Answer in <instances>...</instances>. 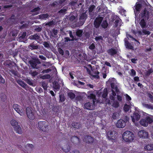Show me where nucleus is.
I'll use <instances>...</instances> for the list:
<instances>
[{"label":"nucleus","mask_w":153,"mask_h":153,"mask_svg":"<svg viewBox=\"0 0 153 153\" xmlns=\"http://www.w3.org/2000/svg\"><path fill=\"white\" fill-rule=\"evenodd\" d=\"M67 11V10L65 7L63 8L62 9L60 10L58 12L60 14H65L66 12Z\"/></svg>","instance_id":"43"},{"label":"nucleus","mask_w":153,"mask_h":153,"mask_svg":"<svg viewBox=\"0 0 153 153\" xmlns=\"http://www.w3.org/2000/svg\"><path fill=\"white\" fill-rule=\"evenodd\" d=\"M116 20L115 22L114 25L115 27H117L119 25V23H120L121 21L120 19L117 16H116Z\"/></svg>","instance_id":"28"},{"label":"nucleus","mask_w":153,"mask_h":153,"mask_svg":"<svg viewBox=\"0 0 153 153\" xmlns=\"http://www.w3.org/2000/svg\"><path fill=\"white\" fill-rule=\"evenodd\" d=\"M107 52L111 56H114L117 53V51L115 49L111 48L107 51Z\"/></svg>","instance_id":"15"},{"label":"nucleus","mask_w":153,"mask_h":153,"mask_svg":"<svg viewBox=\"0 0 153 153\" xmlns=\"http://www.w3.org/2000/svg\"><path fill=\"white\" fill-rule=\"evenodd\" d=\"M29 63H30L31 66L34 68H37V67H36L37 65L36 62L33 61H29Z\"/></svg>","instance_id":"27"},{"label":"nucleus","mask_w":153,"mask_h":153,"mask_svg":"<svg viewBox=\"0 0 153 153\" xmlns=\"http://www.w3.org/2000/svg\"><path fill=\"white\" fill-rule=\"evenodd\" d=\"M104 17V16L103 15H101V16L100 15L96 19L94 22L95 27L96 28L99 27Z\"/></svg>","instance_id":"9"},{"label":"nucleus","mask_w":153,"mask_h":153,"mask_svg":"<svg viewBox=\"0 0 153 153\" xmlns=\"http://www.w3.org/2000/svg\"><path fill=\"white\" fill-rule=\"evenodd\" d=\"M138 135L140 137L143 138H148L149 136L148 132L143 130L139 131L138 132Z\"/></svg>","instance_id":"10"},{"label":"nucleus","mask_w":153,"mask_h":153,"mask_svg":"<svg viewBox=\"0 0 153 153\" xmlns=\"http://www.w3.org/2000/svg\"><path fill=\"white\" fill-rule=\"evenodd\" d=\"M36 111L30 107L26 108V114L28 118L30 120H33L35 117V114Z\"/></svg>","instance_id":"6"},{"label":"nucleus","mask_w":153,"mask_h":153,"mask_svg":"<svg viewBox=\"0 0 153 153\" xmlns=\"http://www.w3.org/2000/svg\"><path fill=\"white\" fill-rule=\"evenodd\" d=\"M0 82H1L2 83H4L5 82V81L4 79L1 75L0 74Z\"/></svg>","instance_id":"59"},{"label":"nucleus","mask_w":153,"mask_h":153,"mask_svg":"<svg viewBox=\"0 0 153 153\" xmlns=\"http://www.w3.org/2000/svg\"><path fill=\"white\" fill-rule=\"evenodd\" d=\"M51 71V69H50V68H48L47 69L44 70H43L42 71V72L43 73H49V72Z\"/></svg>","instance_id":"55"},{"label":"nucleus","mask_w":153,"mask_h":153,"mask_svg":"<svg viewBox=\"0 0 153 153\" xmlns=\"http://www.w3.org/2000/svg\"><path fill=\"white\" fill-rule=\"evenodd\" d=\"M51 77V76L50 74H46L40 77V78L42 79H49Z\"/></svg>","instance_id":"38"},{"label":"nucleus","mask_w":153,"mask_h":153,"mask_svg":"<svg viewBox=\"0 0 153 153\" xmlns=\"http://www.w3.org/2000/svg\"><path fill=\"white\" fill-rule=\"evenodd\" d=\"M24 147L25 148L24 149L23 148H22V149H24V150H25V151H26V150L25 149H27V150H31L33 149V145L32 144H27L25 146H24Z\"/></svg>","instance_id":"25"},{"label":"nucleus","mask_w":153,"mask_h":153,"mask_svg":"<svg viewBox=\"0 0 153 153\" xmlns=\"http://www.w3.org/2000/svg\"><path fill=\"white\" fill-rule=\"evenodd\" d=\"M127 39H125V45L126 48H128V49L133 50L134 48V47L131 45V43H129L126 40Z\"/></svg>","instance_id":"16"},{"label":"nucleus","mask_w":153,"mask_h":153,"mask_svg":"<svg viewBox=\"0 0 153 153\" xmlns=\"http://www.w3.org/2000/svg\"><path fill=\"white\" fill-rule=\"evenodd\" d=\"M119 12L122 15H125L126 11V10L122 7L120 8Z\"/></svg>","instance_id":"49"},{"label":"nucleus","mask_w":153,"mask_h":153,"mask_svg":"<svg viewBox=\"0 0 153 153\" xmlns=\"http://www.w3.org/2000/svg\"><path fill=\"white\" fill-rule=\"evenodd\" d=\"M94 140L92 137L89 136H86L83 140V141L84 142L88 143H92Z\"/></svg>","instance_id":"14"},{"label":"nucleus","mask_w":153,"mask_h":153,"mask_svg":"<svg viewBox=\"0 0 153 153\" xmlns=\"http://www.w3.org/2000/svg\"><path fill=\"white\" fill-rule=\"evenodd\" d=\"M130 109V106L126 104L125 105L123 109L124 111L127 112Z\"/></svg>","instance_id":"39"},{"label":"nucleus","mask_w":153,"mask_h":153,"mask_svg":"<svg viewBox=\"0 0 153 153\" xmlns=\"http://www.w3.org/2000/svg\"><path fill=\"white\" fill-rule=\"evenodd\" d=\"M82 30H78L76 32V35L79 37H80L82 36Z\"/></svg>","instance_id":"34"},{"label":"nucleus","mask_w":153,"mask_h":153,"mask_svg":"<svg viewBox=\"0 0 153 153\" xmlns=\"http://www.w3.org/2000/svg\"><path fill=\"white\" fill-rule=\"evenodd\" d=\"M84 108L88 110H92L93 109L94 107L91 105L90 102H88L85 104Z\"/></svg>","instance_id":"18"},{"label":"nucleus","mask_w":153,"mask_h":153,"mask_svg":"<svg viewBox=\"0 0 153 153\" xmlns=\"http://www.w3.org/2000/svg\"><path fill=\"white\" fill-rule=\"evenodd\" d=\"M129 118L126 117V121L120 119L118 120L116 124V126L119 128H123L125 127L126 124L128 122Z\"/></svg>","instance_id":"7"},{"label":"nucleus","mask_w":153,"mask_h":153,"mask_svg":"<svg viewBox=\"0 0 153 153\" xmlns=\"http://www.w3.org/2000/svg\"><path fill=\"white\" fill-rule=\"evenodd\" d=\"M101 25L102 27L104 28H105L107 27L108 25L106 22L105 21L104 22H103L102 24Z\"/></svg>","instance_id":"48"},{"label":"nucleus","mask_w":153,"mask_h":153,"mask_svg":"<svg viewBox=\"0 0 153 153\" xmlns=\"http://www.w3.org/2000/svg\"><path fill=\"white\" fill-rule=\"evenodd\" d=\"M68 95L71 99L74 98L75 97V94L71 92H68Z\"/></svg>","instance_id":"37"},{"label":"nucleus","mask_w":153,"mask_h":153,"mask_svg":"<svg viewBox=\"0 0 153 153\" xmlns=\"http://www.w3.org/2000/svg\"><path fill=\"white\" fill-rule=\"evenodd\" d=\"M103 39V37L101 36H96L95 38V40L98 42H101Z\"/></svg>","instance_id":"35"},{"label":"nucleus","mask_w":153,"mask_h":153,"mask_svg":"<svg viewBox=\"0 0 153 153\" xmlns=\"http://www.w3.org/2000/svg\"><path fill=\"white\" fill-rule=\"evenodd\" d=\"M42 87L45 90H46L47 88V84L45 82H43L42 83Z\"/></svg>","instance_id":"45"},{"label":"nucleus","mask_w":153,"mask_h":153,"mask_svg":"<svg viewBox=\"0 0 153 153\" xmlns=\"http://www.w3.org/2000/svg\"><path fill=\"white\" fill-rule=\"evenodd\" d=\"M98 96L102 97L104 99V102H105L106 104H110V101L106 99V97L108 95V91L107 88L104 89L103 92H101L99 91L97 92Z\"/></svg>","instance_id":"4"},{"label":"nucleus","mask_w":153,"mask_h":153,"mask_svg":"<svg viewBox=\"0 0 153 153\" xmlns=\"http://www.w3.org/2000/svg\"><path fill=\"white\" fill-rule=\"evenodd\" d=\"M38 126L39 128L42 131H46L48 129V125L45 122H39L38 123Z\"/></svg>","instance_id":"8"},{"label":"nucleus","mask_w":153,"mask_h":153,"mask_svg":"<svg viewBox=\"0 0 153 153\" xmlns=\"http://www.w3.org/2000/svg\"><path fill=\"white\" fill-rule=\"evenodd\" d=\"M95 7L93 5L91 6L89 9V11L90 13H91L93 11Z\"/></svg>","instance_id":"58"},{"label":"nucleus","mask_w":153,"mask_h":153,"mask_svg":"<svg viewBox=\"0 0 153 153\" xmlns=\"http://www.w3.org/2000/svg\"><path fill=\"white\" fill-rule=\"evenodd\" d=\"M87 18V15L85 12L81 15L79 19L80 22L79 25L81 26L83 24Z\"/></svg>","instance_id":"12"},{"label":"nucleus","mask_w":153,"mask_h":153,"mask_svg":"<svg viewBox=\"0 0 153 153\" xmlns=\"http://www.w3.org/2000/svg\"><path fill=\"white\" fill-rule=\"evenodd\" d=\"M141 7V4L137 2L136 3L134 8L135 16V22L136 21L138 22L139 21L141 20L139 23L140 24L142 28H144L146 26V21L149 19L150 13L146 10H144L141 11L139 17H138V14L139 13Z\"/></svg>","instance_id":"1"},{"label":"nucleus","mask_w":153,"mask_h":153,"mask_svg":"<svg viewBox=\"0 0 153 153\" xmlns=\"http://www.w3.org/2000/svg\"><path fill=\"white\" fill-rule=\"evenodd\" d=\"M117 99L118 101L121 102L122 100V98L121 96L117 95Z\"/></svg>","instance_id":"63"},{"label":"nucleus","mask_w":153,"mask_h":153,"mask_svg":"<svg viewBox=\"0 0 153 153\" xmlns=\"http://www.w3.org/2000/svg\"><path fill=\"white\" fill-rule=\"evenodd\" d=\"M107 138H108V139H114V138H115V137H114L113 134V132L112 131H109L107 134Z\"/></svg>","instance_id":"22"},{"label":"nucleus","mask_w":153,"mask_h":153,"mask_svg":"<svg viewBox=\"0 0 153 153\" xmlns=\"http://www.w3.org/2000/svg\"><path fill=\"white\" fill-rule=\"evenodd\" d=\"M112 106L115 108H117L119 106V103L117 101L113 102Z\"/></svg>","instance_id":"40"},{"label":"nucleus","mask_w":153,"mask_h":153,"mask_svg":"<svg viewBox=\"0 0 153 153\" xmlns=\"http://www.w3.org/2000/svg\"><path fill=\"white\" fill-rule=\"evenodd\" d=\"M18 83L21 86H22L23 87H25L26 86V85L25 83H24V82L21 81H18Z\"/></svg>","instance_id":"46"},{"label":"nucleus","mask_w":153,"mask_h":153,"mask_svg":"<svg viewBox=\"0 0 153 153\" xmlns=\"http://www.w3.org/2000/svg\"><path fill=\"white\" fill-rule=\"evenodd\" d=\"M13 107L14 110L20 115L22 116L24 115V110L22 109L21 110L20 109L19 105L15 104L13 105Z\"/></svg>","instance_id":"11"},{"label":"nucleus","mask_w":153,"mask_h":153,"mask_svg":"<svg viewBox=\"0 0 153 153\" xmlns=\"http://www.w3.org/2000/svg\"><path fill=\"white\" fill-rule=\"evenodd\" d=\"M145 150H146L151 151L153 150V144H149L145 146L144 147Z\"/></svg>","instance_id":"24"},{"label":"nucleus","mask_w":153,"mask_h":153,"mask_svg":"<svg viewBox=\"0 0 153 153\" xmlns=\"http://www.w3.org/2000/svg\"><path fill=\"white\" fill-rule=\"evenodd\" d=\"M107 83L110 84L111 88L112 93L110 95V99L113 101H114L116 95L115 92L117 93L119 91L118 88L119 84L116 79L114 78H109Z\"/></svg>","instance_id":"2"},{"label":"nucleus","mask_w":153,"mask_h":153,"mask_svg":"<svg viewBox=\"0 0 153 153\" xmlns=\"http://www.w3.org/2000/svg\"><path fill=\"white\" fill-rule=\"evenodd\" d=\"M69 34L70 37L71 38V40H77V38H76V37H75V36H73L72 34V33L71 31H69Z\"/></svg>","instance_id":"36"},{"label":"nucleus","mask_w":153,"mask_h":153,"mask_svg":"<svg viewBox=\"0 0 153 153\" xmlns=\"http://www.w3.org/2000/svg\"><path fill=\"white\" fill-rule=\"evenodd\" d=\"M29 73L33 76H35L38 74V73L36 71L32 72L31 71Z\"/></svg>","instance_id":"50"},{"label":"nucleus","mask_w":153,"mask_h":153,"mask_svg":"<svg viewBox=\"0 0 153 153\" xmlns=\"http://www.w3.org/2000/svg\"><path fill=\"white\" fill-rule=\"evenodd\" d=\"M39 17L40 19L46 20L49 17V16L48 14H42L39 16Z\"/></svg>","instance_id":"26"},{"label":"nucleus","mask_w":153,"mask_h":153,"mask_svg":"<svg viewBox=\"0 0 153 153\" xmlns=\"http://www.w3.org/2000/svg\"><path fill=\"white\" fill-rule=\"evenodd\" d=\"M125 96H126V99L127 100L129 101L131 100V97L127 94H126Z\"/></svg>","instance_id":"57"},{"label":"nucleus","mask_w":153,"mask_h":153,"mask_svg":"<svg viewBox=\"0 0 153 153\" xmlns=\"http://www.w3.org/2000/svg\"><path fill=\"white\" fill-rule=\"evenodd\" d=\"M26 82L30 85H32L33 84L32 81L30 79H27L26 80Z\"/></svg>","instance_id":"52"},{"label":"nucleus","mask_w":153,"mask_h":153,"mask_svg":"<svg viewBox=\"0 0 153 153\" xmlns=\"http://www.w3.org/2000/svg\"><path fill=\"white\" fill-rule=\"evenodd\" d=\"M58 52L59 54L63 56L64 54V52L63 50L61 48H58Z\"/></svg>","instance_id":"56"},{"label":"nucleus","mask_w":153,"mask_h":153,"mask_svg":"<svg viewBox=\"0 0 153 153\" xmlns=\"http://www.w3.org/2000/svg\"><path fill=\"white\" fill-rule=\"evenodd\" d=\"M53 87L55 90L58 91L60 87L58 83L55 82L53 83Z\"/></svg>","instance_id":"32"},{"label":"nucleus","mask_w":153,"mask_h":153,"mask_svg":"<svg viewBox=\"0 0 153 153\" xmlns=\"http://www.w3.org/2000/svg\"><path fill=\"white\" fill-rule=\"evenodd\" d=\"M29 47L31 49H37L38 48V47L37 46L35 45L33 43L31 44Z\"/></svg>","instance_id":"41"},{"label":"nucleus","mask_w":153,"mask_h":153,"mask_svg":"<svg viewBox=\"0 0 153 153\" xmlns=\"http://www.w3.org/2000/svg\"><path fill=\"white\" fill-rule=\"evenodd\" d=\"M0 97L1 100L4 102L7 100V97L4 94L2 93L0 95Z\"/></svg>","instance_id":"30"},{"label":"nucleus","mask_w":153,"mask_h":153,"mask_svg":"<svg viewBox=\"0 0 153 153\" xmlns=\"http://www.w3.org/2000/svg\"><path fill=\"white\" fill-rule=\"evenodd\" d=\"M122 137L123 140L125 141L130 142L134 140V135L132 132L127 131L123 134Z\"/></svg>","instance_id":"3"},{"label":"nucleus","mask_w":153,"mask_h":153,"mask_svg":"<svg viewBox=\"0 0 153 153\" xmlns=\"http://www.w3.org/2000/svg\"><path fill=\"white\" fill-rule=\"evenodd\" d=\"M95 47V45L94 43H92L91 45L89 47V48L90 49L93 50L94 48Z\"/></svg>","instance_id":"64"},{"label":"nucleus","mask_w":153,"mask_h":153,"mask_svg":"<svg viewBox=\"0 0 153 153\" xmlns=\"http://www.w3.org/2000/svg\"><path fill=\"white\" fill-rule=\"evenodd\" d=\"M76 18L77 17H76L74 16H71L69 17L70 20L71 21H73L74 20L76 19Z\"/></svg>","instance_id":"60"},{"label":"nucleus","mask_w":153,"mask_h":153,"mask_svg":"<svg viewBox=\"0 0 153 153\" xmlns=\"http://www.w3.org/2000/svg\"><path fill=\"white\" fill-rule=\"evenodd\" d=\"M88 98L89 99H93V102L94 103V105L96 101V100L95 99V95L92 93H90L88 95Z\"/></svg>","instance_id":"21"},{"label":"nucleus","mask_w":153,"mask_h":153,"mask_svg":"<svg viewBox=\"0 0 153 153\" xmlns=\"http://www.w3.org/2000/svg\"><path fill=\"white\" fill-rule=\"evenodd\" d=\"M100 73L98 71L96 70L95 71V74L94 75H93V76L94 78L97 79H99V74Z\"/></svg>","instance_id":"47"},{"label":"nucleus","mask_w":153,"mask_h":153,"mask_svg":"<svg viewBox=\"0 0 153 153\" xmlns=\"http://www.w3.org/2000/svg\"><path fill=\"white\" fill-rule=\"evenodd\" d=\"M142 105L143 107L147 108L153 109V106L152 105L150 104H146L144 103H143Z\"/></svg>","instance_id":"31"},{"label":"nucleus","mask_w":153,"mask_h":153,"mask_svg":"<svg viewBox=\"0 0 153 153\" xmlns=\"http://www.w3.org/2000/svg\"><path fill=\"white\" fill-rule=\"evenodd\" d=\"M40 36L39 34L36 33L33 35H32L30 36L29 38L31 39H34L37 40V39H39Z\"/></svg>","instance_id":"20"},{"label":"nucleus","mask_w":153,"mask_h":153,"mask_svg":"<svg viewBox=\"0 0 153 153\" xmlns=\"http://www.w3.org/2000/svg\"><path fill=\"white\" fill-rule=\"evenodd\" d=\"M26 32H23V33L22 34V35L21 36H20L19 38V39H24L25 36H26Z\"/></svg>","instance_id":"54"},{"label":"nucleus","mask_w":153,"mask_h":153,"mask_svg":"<svg viewBox=\"0 0 153 153\" xmlns=\"http://www.w3.org/2000/svg\"><path fill=\"white\" fill-rule=\"evenodd\" d=\"M69 55V52L68 51L66 50L65 51V53L64 57L67 58Z\"/></svg>","instance_id":"53"},{"label":"nucleus","mask_w":153,"mask_h":153,"mask_svg":"<svg viewBox=\"0 0 153 153\" xmlns=\"http://www.w3.org/2000/svg\"><path fill=\"white\" fill-rule=\"evenodd\" d=\"M66 146H67V149H65V147L62 148V149L65 152H68L69 150L70 149V147L68 145H66Z\"/></svg>","instance_id":"44"},{"label":"nucleus","mask_w":153,"mask_h":153,"mask_svg":"<svg viewBox=\"0 0 153 153\" xmlns=\"http://www.w3.org/2000/svg\"><path fill=\"white\" fill-rule=\"evenodd\" d=\"M152 122V119L150 116H148L144 119H141L140 121V123L143 126H147L148 124H151Z\"/></svg>","instance_id":"5"},{"label":"nucleus","mask_w":153,"mask_h":153,"mask_svg":"<svg viewBox=\"0 0 153 153\" xmlns=\"http://www.w3.org/2000/svg\"><path fill=\"white\" fill-rule=\"evenodd\" d=\"M119 116V114L118 113L115 112L113 114L112 118L114 119H116Z\"/></svg>","instance_id":"42"},{"label":"nucleus","mask_w":153,"mask_h":153,"mask_svg":"<svg viewBox=\"0 0 153 153\" xmlns=\"http://www.w3.org/2000/svg\"><path fill=\"white\" fill-rule=\"evenodd\" d=\"M43 45L46 48H49L50 47L49 44L46 42H44Z\"/></svg>","instance_id":"62"},{"label":"nucleus","mask_w":153,"mask_h":153,"mask_svg":"<svg viewBox=\"0 0 153 153\" xmlns=\"http://www.w3.org/2000/svg\"><path fill=\"white\" fill-rule=\"evenodd\" d=\"M45 64L43 65L44 66H49L51 65V63L49 62H45Z\"/></svg>","instance_id":"61"},{"label":"nucleus","mask_w":153,"mask_h":153,"mask_svg":"<svg viewBox=\"0 0 153 153\" xmlns=\"http://www.w3.org/2000/svg\"><path fill=\"white\" fill-rule=\"evenodd\" d=\"M40 10V8L39 7H37L35 8L32 10L31 11L32 12H34V13L33 14V15H36L39 13V11Z\"/></svg>","instance_id":"23"},{"label":"nucleus","mask_w":153,"mask_h":153,"mask_svg":"<svg viewBox=\"0 0 153 153\" xmlns=\"http://www.w3.org/2000/svg\"><path fill=\"white\" fill-rule=\"evenodd\" d=\"M138 33L139 35H149L150 34V32L149 31H147L145 30H143L142 31L139 30L138 31Z\"/></svg>","instance_id":"17"},{"label":"nucleus","mask_w":153,"mask_h":153,"mask_svg":"<svg viewBox=\"0 0 153 153\" xmlns=\"http://www.w3.org/2000/svg\"><path fill=\"white\" fill-rule=\"evenodd\" d=\"M136 72L133 69L131 70V73L130 75L132 76H135L136 75Z\"/></svg>","instance_id":"51"},{"label":"nucleus","mask_w":153,"mask_h":153,"mask_svg":"<svg viewBox=\"0 0 153 153\" xmlns=\"http://www.w3.org/2000/svg\"><path fill=\"white\" fill-rule=\"evenodd\" d=\"M14 130L17 133L19 134H21L22 133V129L19 125L14 127Z\"/></svg>","instance_id":"19"},{"label":"nucleus","mask_w":153,"mask_h":153,"mask_svg":"<svg viewBox=\"0 0 153 153\" xmlns=\"http://www.w3.org/2000/svg\"><path fill=\"white\" fill-rule=\"evenodd\" d=\"M10 123L11 125L13 126L14 128V127H16V126H17L18 125V122L14 120H13L11 121Z\"/></svg>","instance_id":"33"},{"label":"nucleus","mask_w":153,"mask_h":153,"mask_svg":"<svg viewBox=\"0 0 153 153\" xmlns=\"http://www.w3.org/2000/svg\"><path fill=\"white\" fill-rule=\"evenodd\" d=\"M73 126L76 128L78 129L81 127V125L79 123L74 122L72 124Z\"/></svg>","instance_id":"29"},{"label":"nucleus","mask_w":153,"mask_h":153,"mask_svg":"<svg viewBox=\"0 0 153 153\" xmlns=\"http://www.w3.org/2000/svg\"><path fill=\"white\" fill-rule=\"evenodd\" d=\"M140 117V115L137 113H134L133 116H131L132 121L134 123L138 121Z\"/></svg>","instance_id":"13"}]
</instances>
